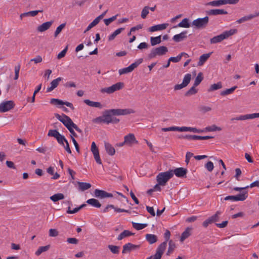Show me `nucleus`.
I'll list each match as a JSON object with an SVG mask.
<instances>
[{"mask_svg":"<svg viewBox=\"0 0 259 259\" xmlns=\"http://www.w3.org/2000/svg\"><path fill=\"white\" fill-rule=\"evenodd\" d=\"M134 113H135V111L132 109H112L106 110V124L118 123L120 121V119L114 117V116L126 115Z\"/></svg>","mask_w":259,"mask_h":259,"instance_id":"1","label":"nucleus"},{"mask_svg":"<svg viewBox=\"0 0 259 259\" xmlns=\"http://www.w3.org/2000/svg\"><path fill=\"white\" fill-rule=\"evenodd\" d=\"M237 32V30L236 29H231L228 31H225L222 34L211 38L210 40V42L211 44L220 42L224 39L228 38L229 37L233 35Z\"/></svg>","mask_w":259,"mask_h":259,"instance_id":"2","label":"nucleus"},{"mask_svg":"<svg viewBox=\"0 0 259 259\" xmlns=\"http://www.w3.org/2000/svg\"><path fill=\"white\" fill-rule=\"evenodd\" d=\"M171 178H172V171L169 170L167 171L158 174L156 176V181L161 186H165Z\"/></svg>","mask_w":259,"mask_h":259,"instance_id":"3","label":"nucleus"},{"mask_svg":"<svg viewBox=\"0 0 259 259\" xmlns=\"http://www.w3.org/2000/svg\"><path fill=\"white\" fill-rule=\"evenodd\" d=\"M168 52L167 48L165 46H160L157 48H153L150 53L148 54V58L152 59L156 56H162Z\"/></svg>","mask_w":259,"mask_h":259,"instance_id":"4","label":"nucleus"},{"mask_svg":"<svg viewBox=\"0 0 259 259\" xmlns=\"http://www.w3.org/2000/svg\"><path fill=\"white\" fill-rule=\"evenodd\" d=\"M209 23V17L205 16L203 18H199L193 21L192 24L197 29H203L207 27Z\"/></svg>","mask_w":259,"mask_h":259,"instance_id":"5","label":"nucleus"},{"mask_svg":"<svg viewBox=\"0 0 259 259\" xmlns=\"http://www.w3.org/2000/svg\"><path fill=\"white\" fill-rule=\"evenodd\" d=\"M123 87L124 83L123 82H118L109 87L102 88L100 91L102 93H107L108 94H111L116 91H118L122 89L123 88Z\"/></svg>","mask_w":259,"mask_h":259,"instance_id":"6","label":"nucleus"},{"mask_svg":"<svg viewBox=\"0 0 259 259\" xmlns=\"http://www.w3.org/2000/svg\"><path fill=\"white\" fill-rule=\"evenodd\" d=\"M49 137H53L55 138L59 144L62 145H64L65 140H67L64 136L59 133V132L56 130H50L48 133Z\"/></svg>","mask_w":259,"mask_h":259,"instance_id":"7","label":"nucleus"},{"mask_svg":"<svg viewBox=\"0 0 259 259\" xmlns=\"http://www.w3.org/2000/svg\"><path fill=\"white\" fill-rule=\"evenodd\" d=\"M142 62L143 59L140 58L135 62L132 63L128 67L119 69V74L122 75L123 74H126L132 72L134 70V69L137 68L141 63H142Z\"/></svg>","mask_w":259,"mask_h":259,"instance_id":"8","label":"nucleus"},{"mask_svg":"<svg viewBox=\"0 0 259 259\" xmlns=\"http://www.w3.org/2000/svg\"><path fill=\"white\" fill-rule=\"evenodd\" d=\"M248 197V192L243 191L241 193L237 194L236 196H228L225 198V200H231L233 201H244Z\"/></svg>","mask_w":259,"mask_h":259,"instance_id":"9","label":"nucleus"},{"mask_svg":"<svg viewBox=\"0 0 259 259\" xmlns=\"http://www.w3.org/2000/svg\"><path fill=\"white\" fill-rule=\"evenodd\" d=\"M191 79V75L190 73L186 74L183 78V82L181 84H177L174 86L175 91L181 90L186 87L190 83Z\"/></svg>","mask_w":259,"mask_h":259,"instance_id":"10","label":"nucleus"},{"mask_svg":"<svg viewBox=\"0 0 259 259\" xmlns=\"http://www.w3.org/2000/svg\"><path fill=\"white\" fill-rule=\"evenodd\" d=\"M15 104L13 101H5L0 104V112L8 111L14 107Z\"/></svg>","mask_w":259,"mask_h":259,"instance_id":"11","label":"nucleus"},{"mask_svg":"<svg viewBox=\"0 0 259 259\" xmlns=\"http://www.w3.org/2000/svg\"><path fill=\"white\" fill-rule=\"evenodd\" d=\"M166 249V243H161L157 248L155 254L152 256V259H161V256Z\"/></svg>","mask_w":259,"mask_h":259,"instance_id":"12","label":"nucleus"},{"mask_svg":"<svg viewBox=\"0 0 259 259\" xmlns=\"http://www.w3.org/2000/svg\"><path fill=\"white\" fill-rule=\"evenodd\" d=\"M50 103L55 105H66L70 108L72 110L74 109V107L71 103L65 101L64 102L58 99L52 98L50 100Z\"/></svg>","mask_w":259,"mask_h":259,"instance_id":"13","label":"nucleus"},{"mask_svg":"<svg viewBox=\"0 0 259 259\" xmlns=\"http://www.w3.org/2000/svg\"><path fill=\"white\" fill-rule=\"evenodd\" d=\"M172 171V177L175 174L178 178H186L187 169L183 167L176 168L175 169H170Z\"/></svg>","mask_w":259,"mask_h":259,"instance_id":"14","label":"nucleus"},{"mask_svg":"<svg viewBox=\"0 0 259 259\" xmlns=\"http://www.w3.org/2000/svg\"><path fill=\"white\" fill-rule=\"evenodd\" d=\"M94 195L96 197L103 199L107 197H113V195L111 193H108L104 190L95 189Z\"/></svg>","mask_w":259,"mask_h":259,"instance_id":"15","label":"nucleus"},{"mask_svg":"<svg viewBox=\"0 0 259 259\" xmlns=\"http://www.w3.org/2000/svg\"><path fill=\"white\" fill-rule=\"evenodd\" d=\"M257 117H259V113H255L252 114L240 115L235 118H232L231 120H244L246 119H253Z\"/></svg>","mask_w":259,"mask_h":259,"instance_id":"16","label":"nucleus"},{"mask_svg":"<svg viewBox=\"0 0 259 259\" xmlns=\"http://www.w3.org/2000/svg\"><path fill=\"white\" fill-rule=\"evenodd\" d=\"M140 247L139 245H135L131 243H127L123 246L122 253L123 254L130 252L132 250H136Z\"/></svg>","mask_w":259,"mask_h":259,"instance_id":"17","label":"nucleus"},{"mask_svg":"<svg viewBox=\"0 0 259 259\" xmlns=\"http://www.w3.org/2000/svg\"><path fill=\"white\" fill-rule=\"evenodd\" d=\"M124 140L123 143H125V144L128 145H132L134 143L137 144L138 143L133 134H129L125 136L124 138Z\"/></svg>","mask_w":259,"mask_h":259,"instance_id":"18","label":"nucleus"},{"mask_svg":"<svg viewBox=\"0 0 259 259\" xmlns=\"http://www.w3.org/2000/svg\"><path fill=\"white\" fill-rule=\"evenodd\" d=\"M63 120L62 121V123L64 124V125L67 128H69L71 127H73L74 124H75L71 119L66 115L63 114Z\"/></svg>","mask_w":259,"mask_h":259,"instance_id":"19","label":"nucleus"},{"mask_svg":"<svg viewBox=\"0 0 259 259\" xmlns=\"http://www.w3.org/2000/svg\"><path fill=\"white\" fill-rule=\"evenodd\" d=\"M207 15L216 16L218 15L227 14L228 12L223 9H211L206 11Z\"/></svg>","mask_w":259,"mask_h":259,"instance_id":"20","label":"nucleus"},{"mask_svg":"<svg viewBox=\"0 0 259 259\" xmlns=\"http://www.w3.org/2000/svg\"><path fill=\"white\" fill-rule=\"evenodd\" d=\"M53 21L45 22L37 27L38 32H42L49 29L52 25Z\"/></svg>","mask_w":259,"mask_h":259,"instance_id":"21","label":"nucleus"},{"mask_svg":"<svg viewBox=\"0 0 259 259\" xmlns=\"http://www.w3.org/2000/svg\"><path fill=\"white\" fill-rule=\"evenodd\" d=\"M187 33V31H186V30L184 31L179 34L174 35L172 38V39L175 42H177L183 41V40H184L185 39H186L187 37V36L186 35Z\"/></svg>","mask_w":259,"mask_h":259,"instance_id":"22","label":"nucleus"},{"mask_svg":"<svg viewBox=\"0 0 259 259\" xmlns=\"http://www.w3.org/2000/svg\"><path fill=\"white\" fill-rule=\"evenodd\" d=\"M62 80L61 77H58L55 79L53 80L51 82V87H48L47 90V92H50L55 89L59 84V81Z\"/></svg>","mask_w":259,"mask_h":259,"instance_id":"23","label":"nucleus"},{"mask_svg":"<svg viewBox=\"0 0 259 259\" xmlns=\"http://www.w3.org/2000/svg\"><path fill=\"white\" fill-rule=\"evenodd\" d=\"M167 25L168 24L166 23L154 25L149 28V31L150 32H154L156 31L164 30L166 29Z\"/></svg>","mask_w":259,"mask_h":259,"instance_id":"24","label":"nucleus"},{"mask_svg":"<svg viewBox=\"0 0 259 259\" xmlns=\"http://www.w3.org/2000/svg\"><path fill=\"white\" fill-rule=\"evenodd\" d=\"M109 208L114 209L115 211H116V212H127V213L130 212V211L128 210H126V209H122V208H119L115 207L112 204H109V205H108L105 208V209L103 210V212L104 213H106V212H108V209Z\"/></svg>","mask_w":259,"mask_h":259,"instance_id":"25","label":"nucleus"},{"mask_svg":"<svg viewBox=\"0 0 259 259\" xmlns=\"http://www.w3.org/2000/svg\"><path fill=\"white\" fill-rule=\"evenodd\" d=\"M84 102L87 105L91 107H97L99 109H102L103 108L102 105L101 104L100 102H94L90 101L89 99H86L84 100Z\"/></svg>","mask_w":259,"mask_h":259,"instance_id":"26","label":"nucleus"},{"mask_svg":"<svg viewBox=\"0 0 259 259\" xmlns=\"http://www.w3.org/2000/svg\"><path fill=\"white\" fill-rule=\"evenodd\" d=\"M107 113L106 110H105L102 115V116L98 117L93 120V122L94 123H106L107 121Z\"/></svg>","mask_w":259,"mask_h":259,"instance_id":"27","label":"nucleus"},{"mask_svg":"<svg viewBox=\"0 0 259 259\" xmlns=\"http://www.w3.org/2000/svg\"><path fill=\"white\" fill-rule=\"evenodd\" d=\"M105 148L107 153L111 156L115 154V150L114 148L109 143L105 142Z\"/></svg>","mask_w":259,"mask_h":259,"instance_id":"28","label":"nucleus"},{"mask_svg":"<svg viewBox=\"0 0 259 259\" xmlns=\"http://www.w3.org/2000/svg\"><path fill=\"white\" fill-rule=\"evenodd\" d=\"M145 238L146 240L149 243V244H152L155 242H156L158 240V238L156 235L151 234H147L145 236Z\"/></svg>","mask_w":259,"mask_h":259,"instance_id":"29","label":"nucleus"},{"mask_svg":"<svg viewBox=\"0 0 259 259\" xmlns=\"http://www.w3.org/2000/svg\"><path fill=\"white\" fill-rule=\"evenodd\" d=\"M212 54V52L204 54L202 55L200 58L199 62H198V66H202L203 64L207 61V60L209 58L210 55Z\"/></svg>","mask_w":259,"mask_h":259,"instance_id":"30","label":"nucleus"},{"mask_svg":"<svg viewBox=\"0 0 259 259\" xmlns=\"http://www.w3.org/2000/svg\"><path fill=\"white\" fill-rule=\"evenodd\" d=\"M78 189L80 191H84L90 189L91 187V185L88 183L78 182Z\"/></svg>","mask_w":259,"mask_h":259,"instance_id":"31","label":"nucleus"},{"mask_svg":"<svg viewBox=\"0 0 259 259\" xmlns=\"http://www.w3.org/2000/svg\"><path fill=\"white\" fill-rule=\"evenodd\" d=\"M183 27V28H189L190 24L189 23V20L188 18H184L183 20L180 22L177 26L174 27Z\"/></svg>","mask_w":259,"mask_h":259,"instance_id":"32","label":"nucleus"},{"mask_svg":"<svg viewBox=\"0 0 259 259\" xmlns=\"http://www.w3.org/2000/svg\"><path fill=\"white\" fill-rule=\"evenodd\" d=\"M87 203L95 207L100 208L101 206V204L100 202L96 199L91 198L87 201Z\"/></svg>","mask_w":259,"mask_h":259,"instance_id":"33","label":"nucleus"},{"mask_svg":"<svg viewBox=\"0 0 259 259\" xmlns=\"http://www.w3.org/2000/svg\"><path fill=\"white\" fill-rule=\"evenodd\" d=\"M255 17V16L254 15V14H250L249 15L244 16V17H242L241 18L237 20L236 21V23H237L238 24H241V23H243L246 21L250 20Z\"/></svg>","mask_w":259,"mask_h":259,"instance_id":"34","label":"nucleus"},{"mask_svg":"<svg viewBox=\"0 0 259 259\" xmlns=\"http://www.w3.org/2000/svg\"><path fill=\"white\" fill-rule=\"evenodd\" d=\"M64 195L62 193H57L50 197V199L54 202L63 199Z\"/></svg>","mask_w":259,"mask_h":259,"instance_id":"35","label":"nucleus"},{"mask_svg":"<svg viewBox=\"0 0 259 259\" xmlns=\"http://www.w3.org/2000/svg\"><path fill=\"white\" fill-rule=\"evenodd\" d=\"M134 234L132 233L128 230H124L122 233H121L118 236L117 239L118 240H121L123 238L128 237L130 236L133 235Z\"/></svg>","mask_w":259,"mask_h":259,"instance_id":"36","label":"nucleus"},{"mask_svg":"<svg viewBox=\"0 0 259 259\" xmlns=\"http://www.w3.org/2000/svg\"><path fill=\"white\" fill-rule=\"evenodd\" d=\"M124 29V28H120L117 29H116L113 33H112L111 35H110L108 37V41H112L115 37L120 34L123 30Z\"/></svg>","mask_w":259,"mask_h":259,"instance_id":"37","label":"nucleus"},{"mask_svg":"<svg viewBox=\"0 0 259 259\" xmlns=\"http://www.w3.org/2000/svg\"><path fill=\"white\" fill-rule=\"evenodd\" d=\"M225 5L224 0H215L207 3L206 5L212 7H219Z\"/></svg>","mask_w":259,"mask_h":259,"instance_id":"38","label":"nucleus"},{"mask_svg":"<svg viewBox=\"0 0 259 259\" xmlns=\"http://www.w3.org/2000/svg\"><path fill=\"white\" fill-rule=\"evenodd\" d=\"M197 86L193 85L185 93V96L186 97L191 96L195 95L198 92V89L196 88Z\"/></svg>","mask_w":259,"mask_h":259,"instance_id":"39","label":"nucleus"},{"mask_svg":"<svg viewBox=\"0 0 259 259\" xmlns=\"http://www.w3.org/2000/svg\"><path fill=\"white\" fill-rule=\"evenodd\" d=\"M161 42V35L156 37H151L150 42L152 46H154L156 45L159 44Z\"/></svg>","mask_w":259,"mask_h":259,"instance_id":"40","label":"nucleus"},{"mask_svg":"<svg viewBox=\"0 0 259 259\" xmlns=\"http://www.w3.org/2000/svg\"><path fill=\"white\" fill-rule=\"evenodd\" d=\"M237 88V86H234L230 89H226L224 91H223L221 92L220 95L222 96H226L229 94H231L234 92V91Z\"/></svg>","mask_w":259,"mask_h":259,"instance_id":"41","label":"nucleus"},{"mask_svg":"<svg viewBox=\"0 0 259 259\" xmlns=\"http://www.w3.org/2000/svg\"><path fill=\"white\" fill-rule=\"evenodd\" d=\"M222 88V84L221 82H218L217 83H214L211 84L210 88L208 89V92H212L213 91H215L219 89H220Z\"/></svg>","mask_w":259,"mask_h":259,"instance_id":"42","label":"nucleus"},{"mask_svg":"<svg viewBox=\"0 0 259 259\" xmlns=\"http://www.w3.org/2000/svg\"><path fill=\"white\" fill-rule=\"evenodd\" d=\"M190 229L189 228H187L182 234L181 238H180V241L181 242H183L185 240L186 238H187L190 235Z\"/></svg>","mask_w":259,"mask_h":259,"instance_id":"43","label":"nucleus"},{"mask_svg":"<svg viewBox=\"0 0 259 259\" xmlns=\"http://www.w3.org/2000/svg\"><path fill=\"white\" fill-rule=\"evenodd\" d=\"M50 248V245H46L45 246H40L38 248L37 251L35 252V254L37 256H38L43 252H45V251H47V250H48Z\"/></svg>","mask_w":259,"mask_h":259,"instance_id":"44","label":"nucleus"},{"mask_svg":"<svg viewBox=\"0 0 259 259\" xmlns=\"http://www.w3.org/2000/svg\"><path fill=\"white\" fill-rule=\"evenodd\" d=\"M203 79V73L200 72L198 74L197 76H196L193 84L194 85V86H198L201 82Z\"/></svg>","mask_w":259,"mask_h":259,"instance_id":"45","label":"nucleus"},{"mask_svg":"<svg viewBox=\"0 0 259 259\" xmlns=\"http://www.w3.org/2000/svg\"><path fill=\"white\" fill-rule=\"evenodd\" d=\"M168 245V250L166 252L167 255H169L171 253H172L176 247L175 243L171 240L169 241Z\"/></svg>","mask_w":259,"mask_h":259,"instance_id":"46","label":"nucleus"},{"mask_svg":"<svg viewBox=\"0 0 259 259\" xmlns=\"http://www.w3.org/2000/svg\"><path fill=\"white\" fill-rule=\"evenodd\" d=\"M133 227L137 230H142L147 226V224H140L132 222Z\"/></svg>","mask_w":259,"mask_h":259,"instance_id":"47","label":"nucleus"},{"mask_svg":"<svg viewBox=\"0 0 259 259\" xmlns=\"http://www.w3.org/2000/svg\"><path fill=\"white\" fill-rule=\"evenodd\" d=\"M222 130V128L219 126H217L215 124H213L211 126H207L205 128V131L208 132H214V131H220Z\"/></svg>","mask_w":259,"mask_h":259,"instance_id":"48","label":"nucleus"},{"mask_svg":"<svg viewBox=\"0 0 259 259\" xmlns=\"http://www.w3.org/2000/svg\"><path fill=\"white\" fill-rule=\"evenodd\" d=\"M108 247L113 253L117 254L119 252L120 247L118 246L109 245Z\"/></svg>","mask_w":259,"mask_h":259,"instance_id":"49","label":"nucleus"},{"mask_svg":"<svg viewBox=\"0 0 259 259\" xmlns=\"http://www.w3.org/2000/svg\"><path fill=\"white\" fill-rule=\"evenodd\" d=\"M221 212L219 211H218L216 212V213L212 215L211 217H209L210 220H211L212 223L218 222L220 220V217L219 215L221 214Z\"/></svg>","mask_w":259,"mask_h":259,"instance_id":"50","label":"nucleus"},{"mask_svg":"<svg viewBox=\"0 0 259 259\" xmlns=\"http://www.w3.org/2000/svg\"><path fill=\"white\" fill-rule=\"evenodd\" d=\"M65 23H62L56 28V30H55L54 33V36L55 37H57L59 35V34L61 32L62 29L65 27Z\"/></svg>","mask_w":259,"mask_h":259,"instance_id":"51","label":"nucleus"},{"mask_svg":"<svg viewBox=\"0 0 259 259\" xmlns=\"http://www.w3.org/2000/svg\"><path fill=\"white\" fill-rule=\"evenodd\" d=\"M149 7L145 6L141 12V17L143 19H145L146 18L147 15L149 14Z\"/></svg>","mask_w":259,"mask_h":259,"instance_id":"52","label":"nucleus"},{"mask_svg":"<svg viewBox=\"0 0 259 259\" xmlns=\"http://www.w3.org/2000/svg\"><path fill=\"white\" fill-rule=\"evenodd\" d=\"M118 15L112 16V17L108 19H105L104 20V23L106 26H108L111 22L116 19Z\"/></svg>","mask_w":259,"mask_h":259,"instance_id":"53","label":"nucleus"},{"mask_svg":"<svg viewBox=\"0 0 259 259\" xmlns=\"http://www.w3.org/2000/svg\"><path fill=\"white\" fill-rule=\"evenodd\" d=\"M205 167L209 171H211L213 168V164L211 161H208L205 165Z\"/></svg>","mask_w":259,"mask_h":259,"instance_id":"54","label":"nucleus"},{"mask_svg":"<svg viewBox=\"0 0 259 259\" xmlns=\"http://www.w3.org/2000/svg\"><path fill=\"white\" fill-rule=\"evenodd\" d=\"M67 50H68V46H66L63 50H62L60 53H59L58 54V55L57 56V58L58 59H60L64 57L66 54Z\"/></svg>","mask_w":259,"mask_h":259,"instance_id":"55","label":"nucleus"},{"mask_svg":"<svg viewBox=\"0 0 259 259\" xmlns=\"http://www.w3.org/2000/svg\"><path fill=\"white\" fill-rule=\"evenodd\" d=\"M199 110L203 113H206L210 111L211 110V108L208 106H201L199 107Z\"/></svg>","mask_w":259,"mask_h":259,"instance_id":"56","label":"nucleus"},{"mask_svg":"<svg viewBox=\"0 0 259 259\" xmlns=\"http://www.w3.org/2000/svg\"><path fill=\"white\" fill-rule=\"evenodd\" d=\"M58 231L55 229H51L49 230V236L50 237H56L58 235Z\"/></svg>","mask_w":259,"mask_h":259,"instance_id":"57","label":"nucleus"},{"mask_svg":"<svg viewBox=\"0 0 259 259\" xmlns=\"http://www.w3.org/2000/svg\"><path fill=\"white\" fill-rule=\"evenodd\" d=\"M169 61L172 62L174 63L179 62L181 60L180 54L177 57H171L169 59Z\"/></svg>","mask_w":259,"mask_h":259,"instance_id":"58","label":"nucleus"},{"mask_svg":"<svg viewBox=\"0 0 259 259\" xmlns=\"http://www.w3.org/2000/svg\"><path fill=\"white\" fill-rule=\"evenodd\" d=\"M94 158L96 162L99 164H102V161L100 157L99 152L93 154Z\"/></svg>","mask_w":259,"mask_h":259,"instance_id":"59","label":"nucleus"},{"mask_svg":"<svg viewBox=\"0 0 259 259\" xmlns=\"http://www.w3.org/2000/svg\"><path fill=\"white\" fill-rule=\"evenodd\" d=\"M170 236V231L169 230H166L165 232V233H164V239H165V241L163 242H165L166 243V246H167V241L169 239Z\"/></svg>","mask_w":259,"mask_h":259,"instance_id":"60","label":"nucleus"},{"mask_svg":"<svg viewBox=\"0 0 259 259\" xmlns=\"http://www.w3.org/2000/svg\"><path fill=\"white\" fill-rule=\"evenodd\" d=\"M91 150L93 154L99 152V149L94 142H93L92 143Z\"/></svg>","mask_w":259,"mask_h":259,"instance_id":"61","label":"nucleus"},{"mask_svg":"<svg viewBox=\"0 0 259 259\" xmlns=\"http://www.w3.org/2000/svg\"><path fill=\"white\" fill-rule=\"evenodd\" d=\"M194 155L193 153L190 152H187L186 154V160L185 162L187 164H188L190 158L193 157Z\"/></svg>","mask_w":259,"mask_h":259,"instance_id":"62","label":"nucleus"},{"mask_svg":"<svg viewBox=\"0 0 259 259\" xmlns=\"http://www.w3.org/2000/svg\"><path fill=\"white\" fill-rule=\"evenodd\" d=\"M67 241L69 243L73 244H77L78 243V240L75 238H68Z\"/></svg>","mask_w":259,"mask_h":259,"instance_id":"63","label":"nucleus"},{"mask_svg":"<svg viewBox=\"0 0 259 259\" xmlns=\"http://www.w3.org/2000/svg\"><path fill=\"white\" fill-rule=\"evenodd\" d=\"M42 57L39 55L37 56L36 58L30 60L31 62L33 61V62H34L35 63H40L42 62Z\"/></svg>","mask_w":259,"mask_h":259,"instance_id":"64","label":"nucleus"}]
</instances>
